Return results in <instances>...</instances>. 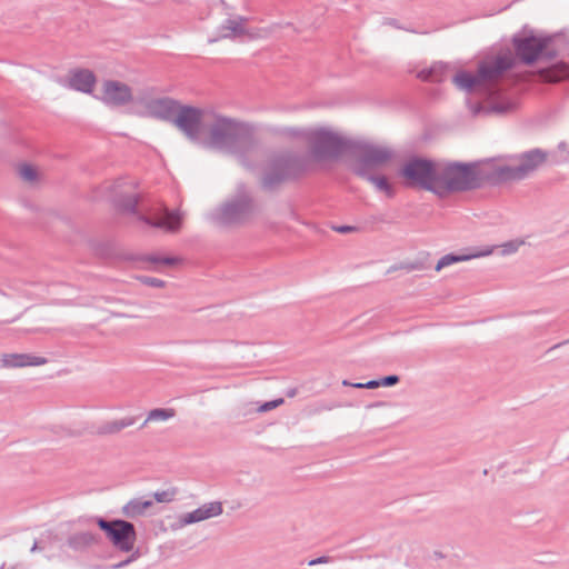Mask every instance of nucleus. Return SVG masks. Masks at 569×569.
<instances>
[{"mask_svg": "<svg viewBox=\"0 0 569 569\" xmlns=\"http://www.w3.org/2000/svg\"><path fill=\"white\" fill-rule=\"evenodd\" d=\"M142 261L152 263V264H164V266H176L180 262V259L177 257H164L160 254H146L141 258Z\"/></svg>", "mask_w": 569, "mask_h": 569, "instance_id": "nucleus-27", "label": "nucleus"}, {"mask_svg": "<svg viewBox=\"0 0 569 569\" xmlns=\"http://www.w3.org/2000/svg\"><path fill=\"white\" fill-rule=\"evenodd\" d=\"M223 512L222 503L220 501H213L202 505L191 512H187L179 518L181 527L200 522L212 517L220 516Z\"/></svg>", "mask_w": 569, "mask_h": 569, "instance_id": "nucleus-15", "label": "nucleus"}, {"mask_svg": "<svg viewBox=\"0 0 569 569\" xmlns=\"http://www.w3.org/2000/svg\"><path fill=\"white\" fill-rule=\"evenodd\" d=\"M350 153L357 156L350 164V169L356 176H367V172L386 164L393 157V151L387 147L356 139L352 141Z\"/></svg>", "mask_w": 569, "mask_h": 569, "instance_id": "nucleus-8", "label": "nucleus"}, {"mask_svg": "<svg viewBox=\"0 0 569 569\" xmlns=\"http://www.w3.org/2000/svg\"><path fill=\"white\" fill-rule=\"evenodd\" d=\"M96 523L113 546L121 552L132 551L137 541V530L132 522L126 519L96 518Z\"/></svg>", "mask_w": 569, "mask_h": 569, "instance_id": "nucleus-10", "label": "nucleus"}, {"mask_svg": "<svg viewBox=\"0 0 569 569\" xmlns=\"http://www.w3.org/2000/svg\"><path fill=\"white\" fill-rule=\"evenodd\" d=\"M203 111L197 107L180 104L172 124L191 142H199Z\"/></svg>", "mask_w": 569, "mask_h": 569, "instance_id": "nucleus-11", "label": "nucleus"}, {"mask_svg": "<svg viewBox=\"0 0 569 569\" xmlns=\"http://www.w3.org/2000/svg\"><path fill=\"white\" fill-rule=\"evenodd\" d=\"M547 156L542 149H531L516 156L518 164L498 166L490 174L481 169L478 161H440L436 196L445 198L451 193L476 190L487 181L501 183L523 180L546 162Z\"/></svg>", "mask_w": 569, "mask_h": 569, "instance_id": "nucleus-1", "label": "nucleus"}, {"mask_svg": "<svg viewBox=\"0 0 569 569\" xmlns=\"http://www.w3.org/2000/svg\"><path fill=\"white\" fill-rule=\"evenodd\" d=\"M283 402H284V400L282 398H278V399H274V400H271V401H267V402L262 403L258 408V411L259 412L270 411V410L276 409L277 407L281 406Z\"/></svg>", "mask_w": 569, "mask_h": 569, "instance_id": "nucleus-33", "label": "nucleus"}, {"mask_svg": "<svg viewBox=\"0 0 569 569\" xmlns=\"http://www.w3.org/2000/svg\"><path fill=\"white\" fill-rule=\"evenodd\" d=\"M399 380L400 378L397 375H390L379 379L381 387H392L397 385Z\"/></svg>", "mask_w": 569, "mask_h": 569, "instance_id": "nucleus-35", "label": "nucleus"}, {"mask_svg": "<svg viewBox=\"0 0 569 569\" xmlns=\"http://www.w3.org/2000/svg\"><path fill=\"white\" fill-rule=\"evenodd\" d=\"M511 103L505 101H489L486 106V111L488 113H498L503 114L507 113L511 109Z\"/></svg>", "mask_w": 569, "mask_h": 569, "instance_id": "nucleus-29", "label": "nucleus"}, {"mask_svg": "<svg viewBox=\"0 0 569 569\" xmlns=\"http://www.w3.org/2000/svg\"><path fill=\"white\" fill-rule=\"evenodd\" d=\"M180 104L173 98L162 97L147 100L144 108L149 117L172 123Z\"/></svg>", "mask_w": 569, "mask_h": 569, "instance_id": "nucleus-12", "label": "nucleus"}, {"mask_svg": "<svg viewBox=\"0 0 569 569\" xmlns=\"http://www.w3.org/2000/svg\"><path fill=\"white\" fill-rule=\"evenodd\" d=\"M568 343H569V339H567V340H565V341H562V342H559V343H557V345L552 346V347L549 349V351L555 350V349H557V348H559V347H561V346H563V345H568Z\"/></svg>", "mask_w": 569, "mask_h": 569, "instance_id": "nucleus-47", "label": "nucleus"}, {"mask_svg": "<svg viewBox=\"0 0 569 569\" xmlns=\"http://www.w3.org/2000/svg\"><path fill=\"white\" fill-rule=\"evenodd\" d=\"M130 563H132V561L129 558H126L124 560H122L120 562L110 565L109 569H122V568L129 566Z\"/></svg>", "mask_w": 569, "mask_h": 569, "instance_id": "nucleus-39", "label": "nucleus"}, {"mask_svg": "<svg viewBox=\"0 0 569 569\" xmlns=\"http://www.w3.org/2000/svg\"><path fill=\"white\" fill-rule=\"evenodd\" d=\"M491 253V250L487 251H472V252H463V253H447L439 259L435 269L436 271H440L441 269L449 267L453 263L463 262L471 260L473 258H479L483 256H488Z\"/></svg>", "mask_w": 569, "mask_h": 569, "instance_id": "nucleus-20", "label": "nucleus"}, {"mask_svg": "<svg viewBox=\"0 0 569 569\" xmlns=\"http://www.w3.org/2000/svg\"><path fill=\"white\" fill-rule=\"evenodd\" d=\"M333 230L339 232V233H349V232L357 231L358 228L355 227V226L342 224V226L333 227Z\"/></svg>", "mask_w": 569, "mask_h": 569, "instance_id": "nucleus-37", "label": "nucleus"}, {"mask_svg": "<svg viewBox=\"0 0 569 569\" xmlns=\"http://www.w3.org/2000/svg\"><path fill=\"white\" fill-rule=\"evenodd\" d=\"M153 507L152 499H143L142 497L129 500L122 508L121 515L129 519H137L146 516L148 510Z\"/></svg>", "mask_w": 569, "mask_h": 569, "instance_id": "nucleus-19", "label": "nucleus"}, {"mask_svg": "<svg viewBox=\"0 0 569 569\" xmlns=\"http://www.w3.org/2000/svg\"><path fill=\"white\" fill-rule=\"evenodd\" d=\"M178 493V489L172 487L167 490L157 491L153 493V498L157 502H171Z\"/></svg>", "mask_w": 569, "mask_h": 569, "instance_id": "nucleus-30", "label": "nucleus"}, {"mask_svg": "<svg viewBox=\"0 0 569 569\" xmlns=\"http://www.w3.org/2000/svg\"><path fill=\"white\" fill-rule=\"evenodd\" d=\"M137 422V417H124L118 420L106 421L98 426L97 435L99 436H109L117 435L121 430L133 426Z\"/></svg>", "mask_w": 569, "mask_h": 569, "instance_id": "nucleus-22", "label": "nucleus"}, {"mask_svg": "<svg viewBox=\"0 0 569 569\" xmlns=\"http://www.w3.org/2000/svg\"><path fill=\"white\" fill-rule=\"evenodd\" d=\"M130 552V556L128 557L132 562L136 561L137 559H139L141 557V551L140 549H136L133 547V550L132 551H129Z\"/></svg>", "mask_w": 569, "mask_h": 569, "instance_id": "nucleus-42", "label": "nucleus"}, {"mask_svg": "<svg viewBox=\"0 0 569 569\" xmlns=\"http://www.w3.org/2000/svg\"><path fill=\"white\" fill-rule=\"evenodd\" d=\"M258 212L252 193L244 183H239L236 193L224 201L211 216V221L220 227H240L248 223Z\"/></svg>", "mask_w": 569, "mask_h": 569, "instance_id": "nucleus-5", "label": "nucleus"}, {"mask_svg": "<svg viewBox=\"0 0 569 569\" xmlns=\"http://www.w3.org/2000/svg\"><path fill=\"white\" fill-rule=\"evenodd\" d=\"M130 563H132V561L129 558H126L124 560H122L120 562L110 565L109 569H122V568L129 566Z\"/></svg>", "mask_w": 569, "mask_h": 569, "instance_id": "nucleus-40", "label": "nucleus"}, {"mask_svg": "<svg viewBox=\"0 0 569 569\" xmlns=\"http://www.w3.org/2000/svg\"><path fill=\"white\" fill-rule=\"evenodd\" d=\"M371 182L379 191L385 192L388 197L393 196V188L385 176H376L367 172V176H359Z\"/></svg>", "mask_w": 569, "mask_h": 569, "instance_id": "nucleus-25", "label": "nucleus"}, {"mask_svg": "<svg viewBox=\"0 0 569 569\" xmlns=\"http://www.w3.org/2000/svg\"><path fill=\"white\" fill-rule=\"evenodd\" d=\"M102 93V101L110 106H124L132 100L131 88L117 80L104 81Z\"/></svg>", "mask_w": 569, "mask_h": 569, "instance_id": "nucleus-13", "label": "nucleus"}, {"mask_svg": "<svg viewBox=\"0 0 569 569\" xmlns=\"http://www.w3.org/2000/svg\"><path fill=\"white\" fill-rule=\"evenodd\" d=\"M352 141L327 129H318L308 137L310 154L317 161L335 160L350 153Z\"/></svg>", "mask_w": 569, "mask_h": 569, "instance_id": "nucleus-7", "label": "nucleus"}, {"mask_svg": "<svg viewBox=\"0 0 569 569\" xmlns=\"http://www.w3.org/2000/svg\"><path fill=\"white\" fill-rule=\"evenodd\" d=\"M309 167L307 157L291 151L271 156L263 169L260 186L266 191H273L283 182L303 174Z\"/></svg>", "mask_w": 569, "mask_h": 569, "instance_id": "nucleus-4", "label": "nucleus"}, {"mask_svg": "<svg viewBox=\"0 0 569 569\" xmlns=\"http://www.w3.org/2000/svg\"><path fill=\"white\" fill-rule=\"evenodd\" d=\"M208 146L236 154L243 167L250 168L247 154L257 147V139L246 123L219 116L210 126Z\"/></svg>", "mask_w": 569, "mask_h": 569, "instance_id": "nucleus-2", "label": "nucleus"}, {"mask_svg": "<svg viewBox=\"0 0 569 569\" xmlns=\"http://www.w3.org/2000/svg\"><path fill=\"white\" fill-rule=\"evenodd\" d=\"M440 161L412 156L400 168L399 176L406 187L419 188L437 194V180Z\"/></svg>", "mask_w": 569, "mask_h": 569, "instance_id": "nucleus-6", "label": "nucleus"}, {"mask_svg": "<svg viewBox=\"0 0 569 569\" xmlns=\"http://www.w3.org/2000/svg\"><path fill=\"white\" fill-rule=\"evenodd\" d=\"M29 359L28 353H11L6 355L2 359L6 367L19 368L28 366L27 360Z\"/></svg>", "mask_w": 569, "mask_h": 569, "instance_id": "nucleus-28", "label": "nucleus"}, {"mask_svg": "<svg viewBox=\"0 0 569 569\" xmlns=\"http://www.w3.org/2000/svg\"><path fill=\"white\" fill-rule=\"evenodd\" d=\"M450 66L442 61L433 62L429 68L417 72V78L425 82H442L447 79Z\"/></svg>", "mask_w": 569, "mask_h": 569, "instance_id": "nucleus-18", "label": "nucleus"}, {"mask_svg": "<svg viewBox=\"0 0 569 569\" xmlns=\"http://www.w3.org/2000/svg\"><path fill=\"white\" fill-rule=\"evenodd\" d=\"M48 362L47 358L29 355L28 366H42Z\"/></svg>", "mask_w": 569, "mask_h": 569, "instance_id": "nucleus-36", "label": "nucleus"}, {"mask_svg": "<svg viewBox=\"0 0 569 569\" xmlns=\"http://www.w3.org/2000/svg\"><path fill=\"white\" fill-rule=\"evenodd\" d=\"M99 536L90 531L76 532L71 535L67 543L74 551H83L87 548L99 542Z\"/></svg>", "mask_w": 569, "mask_h": 569, "instance_id": "nucleus-21", "label": "nucleus"}, {"mask_svg": "<svg viewBox=\"0 0 569 569\" xmlns=\"http://www.w3.org/2000/svg\"><path fill=\"white\" fill-rule=\"evenodd\" d=\"M44 546H42L41 541H34L33 546L31 547V552H34L37 550H43Z\"/></svg>", "mask_w": 569, "mask_h": 569, "instance_id": "nucleus-44", "label": "nucleus"}, {"mask_svg": "<svg viewBox=\"0 0 569 569\" xmlns=\"http://www.w3.org/2000/svg\"><path fill=\"white\" fill-rule=\"evenodd\" d=\"M331 558L328 557V556H321V557H318V558H315V559H311L309 562H308V566H317V565H322V563H328L330 562Z\"/></svg>", "mask_w": 569, "mask_h": 569, "instance_id": "nucleus-38", "label": "nucleus"}, {"mask_svg": "<svg viewBox=\"0 0 569 569\" xmlns=\"http://www.w3.org/2000/svg\"><path fill=\"white\" fill-rule=\"evenodd\" d=\"M286 395L289 397V398H292L297 395V389H289L287 390Z\"/></svg>", "mask_w": 569, "mask_h": 569, "instance_id": "nucleus-48", "label": "nucleus"}, {"mask_svg": "<svg viewBox=\"0 0 569 569\" xmlns=\"http://www.w3.org/2000/svg\"><path fill=\"white\" fill-rule=\"evenodd\" d=\"M97 82L96 74L89 69L76 68L69 71L63 84L69 89L91 93Z\"/></svg>", "mask_w": 569, "mask_h": 569, "instance_id": "nucleus-14", "label": "nucleus"}, {"mask_svg": "<svg viewBox=\"0 0 569 569\" xmlns=\"http://www.w3.org/2000/svg\"><path fill=\"white\" fill-rule=\"evenodd\" d=\"M174 416L173 409H164V408H158L152 409L149 413L147 419L141 423L139 427L140 429L146 427L149 421H163L172 418Z\"/></svg>", "mask_w": 569, "mask_h": 569, "instance_id": "nucleus-26", "label": "nucleus"}, {"mask_svg": "<svg viewBox=\"0 0 569 569\" xmlns=\"http://www.w3.org/2000/svg\"><path fill=\"white\" fill-rule=\"evenodd\" d=\"M569 77V70L565 63H556L541 71V78L547 82H559Z\"/></svg>", "mask_w": 569, "mask_h": 569, "instance_id": "nucleus-24", "label": "nucleus"}, {"mask_svg": "<svg viewBox=\"0 0 569 569\" xmlns=\"http://www.w3.org/2000/svg\"><path fill=\"white\" fill-rule=\"evenodd\" d=\"M246 21L244 18L238 17L237 19H228L220 27L221 38H236L244 33L242 23Z\"/></svg>", "mask_w": 569, "mask_h": 569, "instance_id": "nucleus-23", "label": "nucleus"}, {"mask_svg": "<svg viewBox=\"0 0 569 569\" xmlns=\"http://www.w3.org/2000/svg\"><path fill=\"white\" fill-rule=\"evenodd\" d=\"M515 59L510 53L499 54L492 61H481L475 74L461 70L453 78V84L467 93L479 92L493 97L499 92L498 87L492 86L507 71L515 67Z\"/></svg>", "mask_w": 569, "mask_h": 569, "instance_id": "nucleus-3", "label": "nucleus"}, {"mask_svg": "<svg viewBox=\"0 0 569 569\" xmlns=\"http://www.w3.org/2000/svg\"><path fill=\"white\" fill-rule=\"evenodd\" d=\"M523 241L511 240L501 246L502 254H511L518 251Z\"/></svg>", "mask_w": 569, "mask_h": 569, "instance_id": "nucleus-32", "label": "nucleus"}, {"mask_svg": "<svg viewBox=\"0 0 569 569\" xmlns=\"http://www.w3.org/2000/svg\"><path fill=\"white\" fill-rule=\"evenodd\" d=\"M139 279L143 284L149 286V287H153V288L164 287V281L161 279H158V278L143 276V277H140Z\"/></svg>", "mask_w": 569, "mask_h": 569, "instance_id": "nucleus-34", "label": "nucleus"}, {"mask_svg": "<svg viewBox=\"0 0 569 569\" xmlns=\"http://www.w3.org/2000/svg\"><path fill=\"white\" fill-rule=\"evenodd\" d=\"M445 557H446V556H445V553H442V552H441V551H439V550H435V551L432 552V558H435V559H437V560H438V559H443Z\"/></svg>", "mask_w": 569, "mask_h": 569, "instance_id": "nucleus-46", "label": "nucleus"}, {"mask_svg": "<svg viewBox=\"0 0 569 569\" xmlns=\"http://www.w3.org/2000/svg\"><path fill=\"white\" fill-rule=\"evenodd\" d=\"M19 174L23 180L28 182L36 181L38 176L36 168L30 164H22L19 169Z\"/></svg>", "mask_w": 569, "mask_h": 569, "instance_id": "nucleus-31", "label": "nucleus"}, {"mask_svg": "<svg viewBox=\"0 0 569 569\" xmlns=\"http://www.w3.org/2000/svg\"><path fill=\"white\" fill-rule=\"evenodd\" d=\"M401 268L407 269L408 271H411V270L419 269V266H418V263H408V264L402 266Z\"/></svg>", "mask_w": 569, "mask_h": 569, "instance_id": "nucleus-45", "label": "nucleus"}, {"mask_svg": "<svg viewBox=\"0 0 569 569\" xmlns=\"http://www.w3.org/2000/svg\"><path fill=\"white\" fill-rule=\"evenodd\" d=\"M342 385L343 386H350V387H353V388H357V389H363L365 388L362 382L352 383V382H349L348 380H343Z\"/></svg>", "mask_w": 569, "mask_h": 569, "instance_id": "nucleus-43", "label": "nucleus"}, {"mask_svg": "<svg viewBox=\"0 0 569 569\" xmlns=\"http://www.w3.org/2000/svg\"><path fill=\"white\" fill-rule=\"evenodd\" d=\"M552 39V36L538 37L531 31L529 34H515L511 42L516 56L520 61L527 66H531L538 61L539 58L551 61L557 57V51L549 47Z\"/></svg>", "mask_w": 569, "mask_h": 569, "instance_id": "nucleus-9", "label": "nucleus"}, {"mask_svg": "<svg viewBox=\"0 0 569 569\" xmlns=\"http://www.w3.org/2000/svg\"><path fill=\"white\" fill-rule=\"evenodd\" d=\"M120 183L117 182L111 188L113 192V196L111 198L113 207L120 213L137 214V208L140 201V196L136 193L120 192L118 191Z\"/></svg>", "mask_w": 569, "mask_h": 569, "instance_id": "nucleus-16", "label": "nucleus"}, {"mask_svg": "<svg viewBox=\"0 0 569 569\" xmlns=\"http://www.w3.org/2000/svg\"><path fill=\"white\" fill-rule=\"evenodd\" d=\"M363 387H365L366 389H376V388H379V387H381V386H380V381H379V379H377V380H370V381H368V382H365V383H363Z\"/></svg>", "mask_w": 569, "mask_h": 569, "instance_id": "nucleus-41", "label": "nucleus"}, {"mask_svg": "<svg viewBox=\"0 0 569 569\" xmlns=\"http://www.w3.org/2000/svg\"><path fill=\"white\" fill-rule=\"evenodd\" d=\"M138 219L154 228H164L171 232H176L180 229L182 222V216L177 210L164 209L163 216L159 220H153L147 216L139 214Z\"/></svg>", "mask_w": 569, "mask_h": 569, "instance_id": "nucleus-17", "label": "nucleus"}]
</instances>
